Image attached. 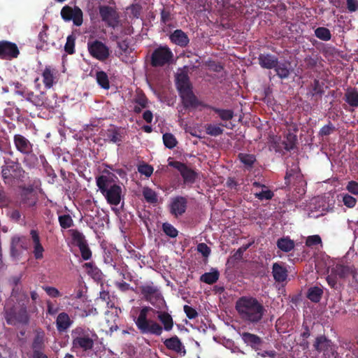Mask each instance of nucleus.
Here are the masks:
<instances>
[{"mask_svg": "<svg viewBox=\"0 0 358 358\" xmlns=\"http://www.w3.org/2000/svg\"><path fill=\"white\" fill-rule=\"evenodd\" d=\"M154 309L150 306H143L139 311L138 316L134 319L137 329L141 334H150L159 336L163 330L170 331L173 327L172 316L166 311L157 310V318L162 323L148 318V314Z\"/></svg>", "mask_w": 358, "mask_h": 358, "instance_id": "f257e3e1", "label": "nucleus"}, {"mask_svg": "<svg viewBox=\"0 0 358 358\" xmlns=\"http://www.w3.org/2000/svg\"><path fill=\"white\" fill-rule=\"evenodd\" d=\"M239 318L245 323L256 325L262 323L267 310L262 301L252 296H242L235 303Z\"/></svg>", "mask_w": 358, "mask_h": 358, "instance_id": "f03ea898", "label": "nucleus"}, {"mask_svg": "<svg viewBox=\"0 0 358 358\" xmlns=\"http://www.w3.org/2000/svg\"><path fill=\"white\" fill-rule=\"evenodd\" d=\"M96 184L108 203L117 206L123 197L122 187L109 176L101 175L96 178Z\"/></svg>", "mask_w": 358, "mask_h": 358, "instance_id": "7ed1b4c3", "label": "nucleus"}, {"mask_svg": "<svg viewBox=\"0 0 358 358\" xmlns=\"http://www.w3.org/2000/svg\"><path fill=\"white\" fill-rule=\"evenodd\" d=\"M94 337H97L96 334L89 328L76 327L71 331L73 348L85 352L92 350L94 345Z\"/></svg>", "mask_w": 358, "mask_h": 358, "instance_id": "20e7f679", "label": "nucleus"}, {"mask_svg": "<svg viewBox=\"0 0 358 358\" xmlns=\"http://www.w3.org/2000/svg\"><path fill=\"white\" fill-rule=\"evenodd\" d=\"M13 143L17 151L24 155V164L30 169L34 167L38 163V157L34 153V144L20 134L13 136Z\"/></svg>", "mask_w": 358, "mask_h": 358, "instance_id": "39448f33", "label": "nucleus"}, {"mask_svg": "<svg viewBox=\"0 0 358 358\" xmlns=\"http://www.w3.org/2000/svg\"><path fill=\"white\" fill-rule=\"evenodd\" d=\"M4 318L9 325L27 324L29 320L27 307L24 305L4 308Z\"/></svg>", "mask_w": 358, "mask_h": 358, "instance_id": "423d86ee", "label": "nucleus"}, {"mask_svg": "<svg viewBox=\"0 0 358 358\" xmlns=\"http://www.w3.org/2000/svg\"><path fill=\"white\" fill-rule=\"evenodd\" d=\"M139 289L145 300L150 302L156 308L162 310L166 306V302L161 292L152 282L141 285Z\"/></svg>", "mask_w": 358, "mask_h": 358, "instance_id": "0eeeda50", "label": "nucleus"}, {"mask_svg": "<svg viewBox=\"0 0 358 358\" xmlns=\"http://www.w3.org/2000/svg\"><path fill=\"white\" fill-rule=\"evenodd\" d=\"M313 347L317 352V358H337L338 357L336 345L325 336H317Z\"/></svg>", "mask_w": 358, "mask_h": 358, "instance_id": "6e6552de", "label": "nucleus"}, {"mask_svg": "<svg viewBox=\"0 0 358 358\" xmlns=\"http://www.w3.org/2000/svg\"><path fill=\"white\" fill-rule=\"evenodd\" d=\"M173 53L167 45H160L155 49L150 57V64L153 67H161L171 64Z\"/></svg>", "mask_w": 358, "mask_h": 358, "instance_id": "1a4fd4ad", "label": "nucleus"}, {"mask_svg": "<svg viewBox=\"0 0 358 358\" xmlns=\"http://www.w3.org/2000/svg\"><path fill=\"white\" fill-rule=\"evenodd\" d=\"M98 9L101 21L106 27L115 29L120 25V15L115 8L107 5H100Z\"/></svg>", "mask_w": 358, "mask_h": 358, "instance_id": "9d476101", "label": "nucleus"}, {"mask_svg": "<svg viewBox=\"0 0 358 358\" xmlns=\"http://www.w3.org/2000/svg\"><path fill=\"white\" fill-rule=\"evenodd\" d=\"M87 50L93 58L100 62L106 61L110 56L109 48L97 39L87 42Z\"/></svg>", "mask_w": 358, "mask_h": 358, "instance_id": "9b49d317", "label": "nucleus"}, {"mask_svg": "<svg viewBox=\"0 0 358 358\" xmlns=\"http://www.w3.org/2000/svg\"><path fill=\"white\" fill-rule=\"evenodd\" d=\"M61 17L66 21H73L74 25L80 27L83 22V13L78 6L71 7L64 6L61 10Z\"/></svg>", "mask_w": 358, "mask_h": 358, "instance_id": "f8f14e48", "label": "nucleus"}, {"mask_svg": "<svg viewBox=\"0 0 358 358\" xmlns=\"http://www.w3.org/2000/svg\"><path fill=\"white\" fill-rule=\"evenodd\" d=\"M169 166L177 169L180 173L185 184H193L197 178V173L185 163L179 161H171Z\"/></svg>", "mask_w": 358, "mask_h": 358, "instance_id": "ddd939ff", "label": "nucleus"}, {"mask_svg": "<svg viewBox=\"0 0 358 358\" xmlns=\"http://www.w3.org/2000/svg\"><path fill=\"white\" fill-rule=\"evenodd\" d=\"M20 55L17 45L8 41H0V59L11 60Z\"/></svg>", "mask_w": 358, "mask_h": 358, "instance_id": "4468645a", "label": "nucleus"}, {"mask_svg": "<svg viewBox=\"0 0 358 358\" xmlns=\"http://www.w3.org/2000/svg\"><path fill=\"white\" fill-rule=\"evenodd\" d=\"M288 265L283 262H275L272 265V276L275 282L284 284L288 279Z\"/></svg>", "mask_w": 358, "mask_h": 358, "instance_id": "2eb2a0df", "label": "nucleus"}, {"mask_svg": "<svg viewBox=\"0 0 358 358\" xmlns=\"http://www.w3.org/2000/svg\"><path fill=\"white\" fill-rule=\"evenodd\" d=\"M20 189V203L29 208L34 207L37 203L38 196L33 185L21 186Z\"/></svg>", "mask_w": 358, "mask_h": 358, "instance_id": "dca6fc26", "label": "nucleus"}, {"mask_svg": "<svg viewBox=\"0 0 358 358\" xmlns=\"http://www.w3.org/2000/svg\"><path fill=\"white\" fill-rule=\"evenodd\" d=\"M103 136L105 141L120 145L125 137V131L121 127H112L105 131Z\"/></svg>", "mask_w": 358, "mask_h": 358, "instance_id": "f3484780", "label": "nucleus"}, {"mask_svg": "<svg viewBox=\"0 0 358 358\" xmlns=\"http://www.w3.org/2000/svg\"><path fill=\"white\" fill-rule=\"evenodd\" d=\"M187 199L182 196H178L172 199L170 204V212L176 217L182 215L187 209Z\"/></svg>", "mask_w": 358, "mask_h": 358, "instance_id": "a211bd4d", "label": "nucleus"}, {"mask_svg": "<svg viewBox=\"0 0 358 358\" xmlns=\"http://www.w3.org/2000/svg\"><path fill=\"white\" fill-rule=\"evenodd\" d=\"M176 86L179 94L192 90V85L187 72L182 71L176 75Z\"/></svg>", "mask_w": 358, "mask_h": 358, "instance_id": "6ab92c4d", "label": "nucleus"}, {"mask_svg": "<svg viewBox=\"0 0 358 358\" xmlns=\"http://www.w3.org/2000/svg\"><path fill=\"white\" fill-rule=\"evenodd\" d=\"M179 96L181 99L182 106L185 110H194L202 105V103L194 94L193 90L179 94Z\"/></svg>", "mask_w": 358, "mask_h": 358, "instance_id": "aec40b11", "label": "nucleus"}, {"mask_svg": "<svg viewBox=\"0 0 358 358\" xmlns=\"http://www.w3.org/2000/svg\"><path fill=\"white\" fill-rule=\"evenodd\" d=\"M164 345L168 350H172L181 356L186 355L185 347L177 336L166 338L164 341Z\"/></svg>", "mask_w": 358, "mask_h": 358, "instance_id": "412c9836", "label": "nucleus"}, {"mask_svg": "<svg viewBox=\"0 0 358 358\" xmlns=\"http://www.w3.org/2000/svg\"><path fill=\"white\" fill-rule=\"evenodd\" d=\"M244 343L251 347L255 351L260 350L263 340L259 336L249 332H243L241 334Z\"/></svg>", "mask_w": 358, "mask_h": 358, "instance_id": "4be33fe9", "label": "nucleus"}, {"mask_svg": "<svg viewBox=\"0 0 358 358\" xmlns=\"http://www.w3.org/2000/svg\"><path fill=\"white\" fill-rule=\"evenodd\" d=\"M259 64L263 69H273L278 64V58L269 53H261L258 57Z\"/></svg>", "mask_w": 358, "mask_h": 358, "instance_id": "5701e85b", "label": "nucleus"}, {"mask_svg": "<svg viewBox=\"0 0 358 358\" xmlns=\"http://www.w3.org/2000/svg\"><path fill=\"white\" fill-rule=\"evenodd\" d=\"M30 235L34 244V256L36 259H41L43 257L44 248L41 243L38 232L35 229H31Z\"/></svg>", "mask_w": 358, "mask_h": 358, "instance_id": "b1692460", "label": "nucleus"}, {"mask_svg": "<svg viewBox=\"0 0 358 358\" xmlns=\"http://www.w3.org/2000/svg\"><path fill=\"white\" fill-rule=\"evenodd\" d=\"M169 39L173 43L182 48L186 47L189 43V37L182 29H176L170 34Z\"/></svg>", "mask_w": 358, "mask_h": 358, "instance_id": "393cba45", "label": "nucleus"}, {"mask_svg": "<svg viewBox=\"0 0 358 358\" xmlns=\"http://www.w3.org/2000/svg\"><path fill=\"white\" fill-rule=\"evenodd\" d=\"M31 348L34 352H42L45 348V332L41 330H36L35 336L34 337Z\"/></svg>", "mask_w": 358, "mask_h": 358, "instance_id": "a878e982", "label": "nucleus"}, {"mask_svg": "<svg viewBox=\"0 0 358 358\" xmlns=\"http://www.w3.org/2000/svg\"><path fill=\"white\" fill-rule=\"evenodd\" d=\"M57 70L50 66H46L42 73L43 83L48 89L51 88L55 83Z\"/></svg>", "mask_w": 358, "mask_h": 358, "instance_id": "bb28decb", "label": "nucleus"}, {"mask_svg": "<svg viewBox=\"0 0 358 358\" xmlns=\"http://www.w3.org/2000/svg\"><path fill=\"white\" fill-rule=\"evenodd\" d=\"M73 322V321L71 320L66 313H60L56 319L57 329L59 332H64L72 325Z\"/></svg>", "mask_w": 358, "mask_h": 358, "instance_id": "cd10ccee", "label": "nucleus"}, {"mask_svg": "<svg viewBox=\"0 0 358 358\" xmlns=\"http://www.w3.org/2000/svg\"><path fill=\"white\" fill-rule=\"evenodd\" d=\"M49 27L47 24H43L42 29L38 34V42L36 44V48L41 50L48 49L49 45L51 43L48 33Z\"/></svg>", "mask_w": 358, "mask_h": 358, "instance_id": "c85d7f7f", "label": "nucleus"}, {"mask_svg": "<svg viewBox=\"0 0 358 358\" xmlns=\"http://www.w3.org/2000/svg\"><path fill=\"white\" fill-rule=\"evenodd\" d=\"M290 63L288 62H278V64L275 65L273 69L275 70L276 75L281 79L287 78L291 72Z\"/></svg>", "mask_w": 358, "mask_h": 358, "instance_id": "c756f323", "label": "nucleus"}, {"mask_svg": "<svg viewBox=\"0 0 358 358\" xmlns=\"http://www.w3.org/2000/svg\"><path fill=\"white\" fill-rule=\"evenodd\" d=\"M220 277V273L216 268H212L210 272H207L200 276V280L208 285L215 283Z\"/></svg>", "mask_w": 358, "mask_h": 358, "instance_id": "7c9ffc66", "label": "nucleus"}, {"mask_svg": "<svg viewBox=\"0 0 358 358\" xmlns=\"http://www.w3.org/2000/svg\"><path fill=\"white\" fill-rule=\"evenodd\" d=\"M292 180H296L299 182L302 181V175L301 174L298 167L288 169L286 172V175L285 176V184L289 185L292 182Z\"/></svg>", "mask_w": 358, "mask_h": 358, "instance_id": "2f4dec72", "label": "nucleus"}, {"mask_svg": "<svg viewBox=\"0 0 358 358\" xmlns=\"http://www.w3.org/2000/svg\"><path fill=\"white\" fill-rule=\"evenodd\" d=\"M297 136L291 131H288L285 136V140L282 142L286 151L290 152L296 148Z\"/></svg>", "mask_w": 358, "mask_h": 358, "instance_id": "473e14b6", "label": "nucleus"}, {"mask_svg": "<svg viewBox=\"0 0 358 358\" xmlns=\"http://www.w3.org/2000/svg\"><path fill=\"white\" fill-rule=\"evenodd\" d=\"M277 247L285 252H289L294 248V242L289 237H282L277 241Z\"/></svg>", "mask_w": 358, "mask_h": 358, "instance_id": "72a5a7b5", "label": "nucleus"}, {"mask_svg": "<svg viewBox=\"0 0 358 358\" xmlns=\"http://www.w3.org/2000/svg\"><path fill=\"white\" fill-rule=\"evenodd\" d=\"M322 294V289L317 286H314L308 289L306 296L312 302L318 303L321 300Z\"/></svg>", "mask_w": 358, "mask_h": 358, "instance_id": "f704fd0d", "label": "nucleus"}, {"mask_svg": "<svg viewBox=\"0 0 358 358\" xmlns=\"http://www.w3.org/2000/svg\"><path fill=\"white\" fill-rule=\"evenodd\" d=\"M204 107L209 108L211 110L214 111L215 113L218 114V115L222 120H230L234 117V112L231 110L220 109L208 105H204Z\"/></svg>", "mask_w": 358, "mask_h": 358, "instance_id": "c9c22d12", "label": "nucleus"}, {"mask_svg": "<svg viewBox=\"0 0 358 358\" xmlns=\"http://www.w3.org/2000/svg\"><path fill=\"white\" fill-rule=\"evenodd\" d=\"M324 93V90L323 89L322 85L320 83L319 80L315 79L313 84L311 85V90L309 94L313 98H315V101H317L318 99L322 97Z\"/></svg>", "mask_w": 358, "mask_h": 358, "instance_id": "e433bc0d", "label": "nucleus"}, {"mask_svg": "<svg viewBox=\"0 0 358 358\" xmlns=\"http://www.w3.org/2000/svg\"><path fill=\"white\" fill-rule=\"evenodd\" d=\"M345 101L352 107L358 108V91L351 89L346 92Z\"/></svg>", "mask_w": 358, "mask_h": 358, "instance_id": "4c0bfd02", "label": "nucleus"}, {"mask_svg": "<svg viewBox=\"0 0 358 358\" xmlns=\"http://www.w3.org/2000/svg\"><path fill=\"white\" fill-rule=\"evenodd\" d=\"M96 80L98 85L104 90L110 88V82L107 73L103 71H99L96 73Z\"/></svg>", "mask_w": 358, "mask_h": 358, "instance_id": "58836bf2", "label": "nucleus"}, {"mask_svg": "<svg viewBox=\"0 0 358 358\" xmlns=\"http://www.w3.org/2000/svg\"><path fill=\"white\" fill-rule=\"evenodd\" d=\"M315 35L317 38L324 41H328L331 38L330 30L324 27H320L315 29Z\"/></svg>", "mask_w": 358, "mask_h": 358, "instance_id": "ea45409f", "label": "nucleus"}, {"mask_svg": "<svg viewBox=\"0 0 358 358\" xmlns=\"http://www.w3.org/2000/svg\"><path fill=\"white\" fill-rule=\"evenodd\" d=\"M71 237L73 243L78 247H80L87 243L85 236L83 234V233L80 232L77 229H73L71 231Z\"/></svg>", "mask_w": 358, "mask_h": 358, "instance_id": "a19ab883", "label": "nucleus"}, {"mask_svg": "<svg viewBox=\"0 0 358 358\" xmlns=\"http://www.w3.org/2000/svg\"><path fill=\"white\" fill-rule=\"evenodd\" d=\"M58 221L61 228L63 229H69L73 225V220L69 214L59 215Z\"/></svg>", "mask_w": 358, "mask_h": 358, "instance_id": "79ce46f5", "label": "nucleus"}, {"mask_svg": "<svg viewBox=\"0 0 358 358\" xmlns=\"http://www.w3.org/2000/svg\"><path fill=\"white\" fill-rule=\"evenodd\" d=\"M162 138L165 147L169 149H173L178 143L176 137L171 133H166L163 134Z\"/></svg>", "mask_w": 358, "mask_h": 358, "instance_id": "37998d69", "label": "nucleus"}, {"mask_svg": "<svg viewBox=\"0 0 358 358\" xmlns=\"http://www.w3.org/2000/svg\"><path fill=\"white\" fill-rule=\"evenodd\" d=\"M254 195L256 199L260 201L271 200L274 196V193L266 187L260 192L254 193Z\"/></svg>", "mask_w": 358, "mask_h": 358, "instance_id": "c03bdc74", "label": "nucleus"}, {"mask_svg": "<svg viewBox=\"0 0 358 358\" xmlns=\"http://www.w3.org/2000/svg\"><path fill=\"white\" fill-rule=\"evenodd\" d=\"M238 159L245 166L249 168L252 167L256 161L255 155L245 153H240L238 155Z\"/></svg>", "mask_w": 358, "mask_h": 358, "instance_id": "a18cd8bd", "label": "nucleus"}, {"mask_svg": "<svg viewBox=\"0 0 358 358\" xmlns=\"http://www.w3.org/2000/svg\"><path fill=\"white\" fill-rule=\"evenodd\" d=\"M83 266L86 268L87 273L94 278H100L101 271L92 262L85 263Z\"/></svg>", "mask_w": 358, "mask_h": 358, "instance_id": "49530a36", "label": "nucleus"}, {"mask_svg": "<svg viewBox=\"0 0 358 358\" xmlns=\"http://www.w3.org/2000/svg\"><path fill=\"white\" fill-rule=\"evenodd\" d=\"M162 230L170 238H176L178 235V231L171 224L168 222L163 223Z\"/></svg>", "mask_w": 358, "mask_h": 358, "instance_id": "de8ad7c7", "label": "nucleus"}, {"mask_svg": "<svg viewBox=\"0 0 358 358\" xmlns=\"http://www.w3.org/2000/svg\"><path fill=\"white\" fill-rule=\"evenodd\" d=\"M223 131L219 125L208 124L206 126V134L212 136H220L223 133Z\"/></svg>", "mask_w": 358, "mask_h": 358, "instance_id": "09e8293b", "label": "nucleus"}, {"mask_svg": "<svg viewBox=\"0 0 358 358\" xmlns=\"http://www.w3.org/2000/svg\"><path fill=\"white\" fill-rule=\"evenodd\" d=\"M143 195L145 199L149 203H155L157 202L158 199L155 192L149 187L143 189Z\"/></svg>", "mask_w": 358, "mask_h": 358, "instance_id": "8fccbe9b", "label": "nucleus"}, {"mask_svg": "<svg viewBox=\"0 0 358 358\" xmlns=\"http://www.w3.org/2000/svg\"><path fill=\"white\" fill-rule=\"evenodd\" d=\"M75 37L73 35H70L66 38V42L64 45V50L69 55H72L75 52Z\"/></svg>", "mask_w": 358, "mask_h": 358, "instance_id": "3c124183", "label": "nucleus"}, {"mask_svg": "<svg viewBox=\"0 0 358 358\" xmlns=\"http://www.w3.org/2000/svg\"><path fill=\"white\" fill-rule=\"evenodd\" d=\"M341 196L342 201L346 207L352 208L356 206L357 201L355 197L348 194H343Z\"/></svg>", "mask_w": 358, "mask_h": 358, "instance_id": "603ef678", "label": "nucleus"}, {"mask_svg": "<svg viewBox=\"0 0 358 358\" xmlns=\"http://www.w3.org/2000/svg\"><path fill=\"white\" fill-rule=\"evenodd\" d=\"M11 241L14 245H17L19 248L27 249V241L25 236H14Z\"/></svg>", "mask_w": 358, "mask_h": 358, "instance_id": "864d4df0", "label": "nucleus"}, {"mask_svg": "<svg viewBox=\"0 0 358 358\" xmlns=\"http://www.w3.org/2000/svg\"><path fill=\"white\" fill-rule=\"evenodd\" d=\"M254 243V241H252L248 244L243 245L241 248H239L233 255V258L235 260H241L243 257V253L250 248L252 245Z\"/></svg>", "mask_w": 358, "mask_h": 358, "instance_id": "5fc2aeb1", "label": "nucleus"}, {"mask_svg": "<svg viewBox=\"0 0 358 358\" xmlns=\"http://www.w3.org/2000/svg\"><path fill=\"white\" fill-rule=\"evenodd\" d=\"M10 171L13 175V178H20L23 176L24 173V171L20 166L19 164L16 163L12 165H9Z\"/></svg>", "mask_w": 358, "mask_h": 358, "instance_id": "6e6d98bb", "label": "nucleus"}, {"mask_svg": "<svg viewBox=\"0 0 358 358\" xmlns=\"http://www.w3.org/2000/svg\"><path fill=\"white\" fill-rule=\"evenodd\" d=\"M1 177L3 178V182L6 184L12 182V180L13 178V175L10 171L9 166H6L2 167Z\"/></svg>", "mask_w": 358, "mask_h": 358, "instance_id": "4d7b16f0", "label": "nucleus"}, {"mask_svg": "<svg viewBox=\"0 0 358 358\" xmlns=\"http://www.w3.org/2000/svg\"><path fill=\"white\" fill-rule=\"evenodd\" d=\"M161 15V22L164 24H167L169 22L171 21V13L169 8H163L160 12Z\"/></svg>", "mask_w": 358, "mask_h": 358, "instance_id": "13d9d810", "label": "nucleus"}, {"mask_svg": "<svg viewBox=\"0 0 358 358\" xmlns=\"http://www.w3.org/2000/svg\"><path fill=\"white\" fill-rule=\"evenodd\" d=\"M322 243V239L319 235L309 236L306 238V245L308 247H313Z\"/></svg>", "mask_w": 358, "mask_h": 358, "instance_id": "bf43d9fd", "label": "nucleus"}, {"mask_svg": "<svg viewBox=\"0 0 358 358\" xmlns=\"http://www.w3.org/2000/svg\"><path fill=\"white\" fill-rule=\"evenodd\" d=\"M81 257L84 260H88L92 257V252L88 246V244L86 243L80 247H78Z\"/></svg>", "mask_w": 358, "mask_h": 358, "instance_id": "052dcab7", "label": "nucleus"}, {"mask_svg": "<svg viewBox=\"0 0 358 358\" xmlns=\"http://www.w3.org/2000/svg\"><path fill=\"white\" fill-rule=\"evenodd\" d=\"M197 251L202 255L204 257H208L210 255V248L204 243H201L197 245Z\"/></svg>", "mask_w": 358, "mask_h": 358, "instance_id": "680f3d73", "label": "nucleus"}, {"mask_svg": "<svg viewBox=\"0 0 358 358\" xmlns=\"http://www.w3.org/2000/svg\"><path fill=\"white\" fill-rule=\"evenodd\" d=\"M335 130V127L333 124L329 122L328 124L322 127L319 132V134L322 136H329Z\"/></svg>", "mask_w": 358, "mask_h": 358, "instance_id": "e2e57ef3", "label": "nucleus"}, {"mask_svg": "<svg viewBox=\"0 0 358 358\" xmlns=\"http://www.w3.org/2000/svg\"><path fill=\"white\" fill-rule=\"evenodd\" d=\"M140 173L145 175L147 177H150L153 173V168L148 164H143L139 166L138 169Z\"/></svg>", "mask_w": 358, "mask_h": 358, "instance_id": "0e129e2a", "label": "nucleus"}, {"mask_svg": "<svg viewBox=\"0 0 358 358\" xmlns=\"http://www.w3.org/2000/svg\"><path fill=\"white\" fill-rule=\"evenodd\" d=\"M184 312L185 313L187 317L190 319H195L198 316L197 311L192 307L185 305L183 307Z\"/></svg>", "mask_w": 358, "mask_h": 358, "instance_id": "69168bd1", "label": "nucleus"}, {"mask_svg": "<svg viewBox=\"0 0 358 358\" xmlns=\"http://www.w3.org/2000/svg\"><path fill=\"white\" fill-rule=\"evenodd\" d=\"M9 202V199L7 196L4 188L0 185V208L6 206Z\"/></svg>", "mask_w": 358, "mask_h": 358, "instance_id": "338daca9", "label": "nucleus"}, {"mask_svg": "<svg viewBox=\"0 0 358 358\" xmlns=\"http://www.w3.org/2000/svg\"><path fill=\"white\" fill-rule=\"evenodd\" d=\"M346 189L352 194L358 195V182L349 181L346 185Z\"/></svg>", "mask_w": 358, "mask_h": 358, "instance_id": "774afa93", "label": "nucleus"}]
</instances>
